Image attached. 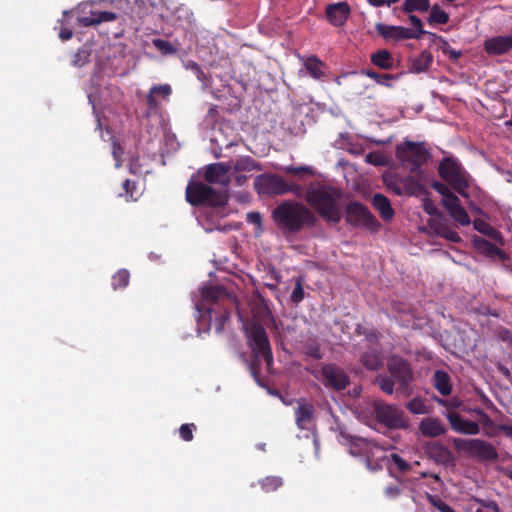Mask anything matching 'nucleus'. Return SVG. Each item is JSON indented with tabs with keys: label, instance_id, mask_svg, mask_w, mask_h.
<instances>
[{
	"label": "nucleus",
	"instance_id": "50",
	"mask_svg": "<svg viewBox=\"0 0 512 512\" xmlns=\"http://www.w3.org/2000/svg\"><path fill=\"white\" fill-rule=\"evenodd\" d=\"M409 20H410L411 24L414 27V30H413L414 33H416L418 35L415 39H420L421 36L424 35V34L429 35L430 32L425 31L423 29V23H422V21H421V19L419 17L410 14L409 15Z\"/></svg>",
	"mask_w": 512,
	"mask_h": 512
},
{
	"label": "nucleus",
	"instance_id": "26",
	"mask_svg": "<svg viewBox=\"0 0 512 512\" xmlns=\"http://www.w3.org/2000/svg\"><path fill=\"white\" fill-rule=\"evenodd\" d=\"M117 19V14L110 11L93 12L91 17L78 18L79 24L84 27L98 25L102 22H111Z\"/></svg>",
	"mask_w": 512,
	"mask_h": 512
},
{
	"label": "nucleus",
	"instance_id": "12",
	"mask_svg": "<svg viewBox=\"0 0 512 512\" xmlns=\"http://www.w3.org/2000/svg\"><path fill=\"white\" fill-rule=\"evenodd\" d=\"M374 413L377 420L389 428H399L403 426L402 412L395 406L389 405L383 401L373 403Z\"/></svg>",
	"mask_w": 512,
	"mask_h": 512
},
{
	"label": "nucleus",
	"instance_id": "24",
	"mask_svg": "<svg viewBox=\"0 0 512 512\" xmlns=\"http://www.w3.org/2000/svg\"><path fill=\"white\" fill-rule=\"evenodd\" d=\"M370 61L373 65L383 70H392L395 68L393 55L387 49L377 50L370 55Z\"/></svg>",
	"mask_w": 512,
	"mask_h": 512
},
{
	"label": "nucleus",
	"instance_id": "20",
	"mask_svg": "<svg viewBox=\"0 0 512 512\" xmlns=\"http://www.w3.org/2000/svg\"><path fill=\"white\" fill-rule=\"evenodd\" d=\"M444 208L448 211L451 218L461 226H467L471 223L470 216L461 205L460 199L457 197L447 203Z\"/></svg>",
	"mask_w": 512,
	"mask_h": 512
},
{
	"label": "nucleus",
	"instance_id": "31",
	"mask_svg": "<svg viewBox=\"0 0 512 512\" xmlns=\"http://www.w3.org/2000/svg\"><path fill=\"white\" fill-rule=\"evenodd\" d=\"M232 167L236 172H252L263 169L262 165L250 156L236 159Z\"/></svg>",
	"mask_w": 512,
	"mask_h": 512
},
{
	"label": "nucleus",
	"instance_id": "7",
	"mask_svg": "<svg viewBox=\"0 0 512 512\" xmlns=\"http://www.w3.org/2000/svg\"><path fill=\"white\" fill-rule=\"evenodd\" d=\"M326 389L334 392L345 390L350 384L348 373L334 363L321 364L320 368H306Z\"/></svg>",
	"mask_w": 512,
	"mask_h": 512
},
{
	"label": "nucleus",
	"instance_id": "34",
	"mask_svg": "<svg viewBox=\"0 0 512 512\" xmlns=\"http://www.w3.org/2000/svg\"><path fill=\"white\" fill-rule=\"evenodd\" d=\"M430 9V0H405L402 3V10L405 13L426 12Z\"/></svg>",
	"mask_w": 512,
	"mask_h": 512
},
{
	"label": "nucleus",
	"instance_id": "43",
	"mask_svg": "<svg viewBox=\"0 0 512 512\" xmlns=\"http://www.w3.org/2000/svg\"><path fill=\"white\" fill-rule=\"evenodd\" d=\"M152 44L162 55H173L177 52L176 47L172 43L160 38L153 39Z\"/></svg>",
	"mask_w": 512,
	"mask_h": 512
},
{
	"label": "nucleus",
	"instance_id": "48",
	"mask_svg": "<svg viewBox=\"0 0 512 512\" xmlns=\"http://www.w3.org/2000/svg\"><path fill=\"white\" fill-rule=\"evenodd\" d=\"M429 503L440 512H456L451 506L442 501L439 497L427 494Z\"/></svg>",
	"mask_w": 512,
	"mask_h": 512
},
{
	"label": "nucleus",
	"instance_id": "6",
	"mask_svg": "<svg viewBox=\"0 0 512 512\" xmlns=\"http://www.w3.org/2000/svg\"><path fill=\"white\" fill-rule=\"evenodd\" d=\"M438 174L443 181L451 186L462 197L467 198L469 188V174L458 159L443 158L438 165Z\"/></svg>",
	"mask_w": 512,
	"mask_h": 512
},
{
	"label": "nucleus",
	"instance_id": "55",
	"mask_svg": "<svg viewBox=\"0 0 512 512\" xmlns=\"http://www.w3.org/2000/svg\"><path fill=\"white\" fill-rule=\"evenodd\" d=\"M304 299V289L302 287V284L300 282H297L295 285L292 294H291V301L294 303H299Z\"/></svg>",
	"mask_w": 512,
	"mask_h": 512
},
{
	"label": "nucleus",
	"instance_id": "45",
	"mask_svg": "<svg viewBox=\"0 0 512 512\" xmlns=\"http://www.w3.org/2000/svg\"><path fill=\"white\" fill-rule=\"evenodd\" d=\"M399 78L400 74L378 73V77L374 81L381 86L392 88L394 82Z\"/></svg>",
	"mask_w": 512,
	"mask_h": 512
},
{
	"label": "nucleus",
	"instance_id": "52",
	"mask_svg": "<svg viewBox=\"0 0 512 512\" xmlns=\"http://www.w3.org/2000/svg\"><path fill=\"white\" fill-rule=\"evenodd\" d=\"M305 354L316 360L322 359L323 355L321 352L320 345L318 343H312L305 346Z\"/></svg>",
	"mask_w": 512,
	"mask_h": 512
},
{
	"label": "nucleus",
	"instance_id": "32",
	"mask_svg": "<svg viewBox=\"0 0 512 512\" xmlns=\"http://www.w3.org/2000/svg\"><path fill=\"white\" fill-rule=\"evenodd\" d=\"M435 233L451 242L458 243L461 241L459 234L445 223H434L430 225Z\"/></svg>",
	"mask_w": 512,
	"mask_h": 512
},
{
	"label": "nucleus",
	"instance_id": "22",
	"mask_svg": "<svg viewBox=\"0 0 512 512\" xmlns=\"http://www.w3.org/2000/svg\"><path fill=\"white\" fill-rule=\"evenodd\" d=\"M422 435L427 437H438L446 433V428L438 418H424L419 424Z\"/></svg>",
	"mask_w": 512,
	"mask_h": 512
},
{
	"label": "nucleus",
	"instance_id": "59",
	"mask_svg": "<svg viewBox=\"0 0 512 512\" xmlns=\"http://www.w3.org/2000/svg\"><path fill=\"white\" fill-rule=\"evenodd\" d=\"M436 401L438 404L445 407L457 408L459 406V402L457 399L446 400L442 398H436Z\"/></svg>",
	"mask_w": 512,
	"mask_h": 512
},
{
	"label": "nucleus",
	"instance_id": "25",
	"mask_svg": "<svg viewBox=\"0 0 512 512\" xmlns=\"http://www.w3.org/2000/svg\"><path fill=\"white\" fill-rule=\"evenodd\" d=\"M432 384L434 388L442 395L451 394L452 385L450 375L444 370H436L433 374Z\"/></svg>",
	"mask_w": 512,
	"mask_h": 512
},
{
	"label": "nucleus",
	"instance_id": "17",
	"mask_svg": "<svg viewBox=\"0 0 512 512\" xmlns=\"http://www.w3.org/2000/svg\"><path fill=\"white\" fill-rule=\"evenodd\" d=\"M483 47L489 55H504L512 50V35L488 38L484 41Z\"/></svg>",
	"mask_w": 512,
	"mask_h": 512
},
{
	"label": "nucleus",
	"instance_id": "10",
	"mask_svg": "<svg viewBox=\"0 0 512 512\" xmlns=\"http://www.w3.org/2000/svg\"><path fill=\"white\" fill-rule=\"evenodd\" d=\"M346 222L353 227H363L371 232H377L381 227L369 209L358 201L346 205Z\"/></svg>",
	"mask_w": 512,
	"mask_h": 512
},
{
	"label": "nucleus",
	"instance_id": "51",
	"mask_svg": "<svg viewBox=\"0 0 512 512\" xmlns=\"http://www.w3.org/2000/svg\"><path fill=\"white\" fill-rule=\"evenodd\" d=\"M90 54L86 50H78L74 55L73 64L76 67H83L89 62Z\"/></svg>",
	"mask_w": 512,
	"mask_h": 512
},
{
	"label": "nucleus",
	"instance_id": "30",
	"mask_svg": "<svg viewBox=\"0 0 512 512\" xmlns=\"http://www.w3.org/2000/svg\"><path fill=\"white\" fill-rule=\"evenodd\" d=\"M308 74L316 80H322L324 77L323 68L325 66L317 56H310L304 62Z\"/></svg>",
	"mask_w": 512,
	"mask_h": 512
},
{
	"label": "nucleus",
	"instance_id": "13",
	"mask_svg": "<svg viewBox=\"0 0 512 512\" xmlns=\"http://www.w3.org/2000/svg\"><path fill=\"white\" fill-rule=\"evenodd\" d=\"M375 29L377 33L385 40L401 41L416 38L418 36L416 33H414L413 29L403 26L377 23Z\"/></svg>",
	"mask_w": 512,
	"mask_h": 512
},
{
	"label": "nucleus",
	"instance_id": "33",
	"mask_svg": "<svg viewBox=\"0 0 512 512\" xmlns=\"http://www.w3.org/2000/svg\"><path fill=\"white\" fill-rule=\"evenodd\" d=\"M430 455L435 458L436 461L440 463H448L452 460V454L450 450L441 444H433L429 447Z\"/></svg>",
	"mask_w": 512,
	"mask_h": 512
},
{
	"label": "nucleus",
	"instance_id": "19",
	"mask_svg": "<svg viewBox=\"0 0 512 512\" xmlns=\"http://www.w3.org/2000/svg\"><path fill=\"white\" fill-rule=\"evenodd\" d=\"M171 94L172 88L169 84L152 86L146 97V104L149 111L156 112L159 109L160 104L156 99L157 96L164 100H168Z\"/></svg>",
	"mask_w": 512,
	"mask_h": 512
},
{
	"label": "nucleus",
	"instance_id": "21",
	"mask_svg": "<svg viewBox=\"0 0 512 512\" xmlns=\"http://www.w3.org/2000/svg\"><path fill=\"white\" fill-rule=\"evenodd\" d=\"M211 325L217 333H222L225 325L230 319V311L227 308L211 307L207 309Z\"/></svg>",
	"mask_w": 512,
	"mask_h": 512
},
{
	"label": "nucleus",
	"instance_id": "15",
	"mask_svg": "<svg viewBox=\"0 0 512 512\" xmlns=\"http://www.w3.org/2000/svg\"><path fill=\"white\" fill-rule=\"evenodd\" d=\"M351 14V7L348 2L342 1L326 6L325 15L329 23L335 27L343 26Z\"/></svg>",
	"mask_w": 512,
	"mask_h": 512
},
{
	"label": "nucleus",
	"instance_id": "47",
	"mask_svg": "<svg viewBox=\"0 0 512 512\" xmlns=\"http://www.w3.org/2000/svg\"><path fill=\"white\" fill-rule=\"evenodd\" d=\"M283 171L290 175L303 176L312 175L313 169L310 166H285Z\"/></svg>",
	"mask_w": 512,
	"mask_h": 512
},
{
	"label": "nucleus",
	"instance_id": "9",
	"mask_svg": "<svg viewBox=\"0 0 512 512\" xmlns=\"http://www.w3.org/2000/svg\"><path fill=\"white\" fill-rule=\"evenodd\" d=\"M453 447L480 462H493L498 459L497 449L490 443L479 438H453Z\"/></svg>",
	"mask_w": 512,
	"mask_h": 512
},
{
	"label": "nucleus",
	"instance_id": "54",
	"mask_svg": "<svg viewBox=\"0 0 512 512\" xmlns=\"http://www.w3.org/2000/svg\"><path fill=\"white\" fill-rule=\"evenodd\" d=\"M391 460L402 472L408 471L410 469L409 463H407L401 456L396 453L391 454Z\"/></svg>",
	"mask_w": 512,
	"mask_h": 512
},
{
	"label": "nucleus",
	"instance_id": "62",
	"mask_svg": "<svg viewBox=\"0 0 512 512\" xmlns=\"http://www.w3.org/2000/svg\"><path fill=\"white\" fill-rule=\"evenodd\" d=\"M484 506L494 512H500V508L495 501H488L484 504Z\"/></svg>",
	"mask_w": 512,
	"mask_h": 512
},
{
	"label": "nucleus",
	"instance_id": "5",
	"mask_svg": "<svg viewBox=\"0 0 512 512\" xmlns=\"http://www.w3.org/2000/svg\"><path fill=\"white\" fill-rule=\"evenodd\" d=\"M186 200L194 207H221L226 205L228 196L225 191L216 190L199 180L191 179L186 187Z\"/></svg>",
	"mask_w": 512,
	"mask_h": 512
},
{
	"label": "nucleus",
	"instance_id": "29",
	"mask_svg": "<svg viewBox=\"0 0 512 512\" xmlns=\"http://www.w3.org/2000/svg\"><path fill=\"white\" fill-rule=\"evenodd\" d=\"M474 243L480 250L489 256H497L502 261L508 259L507 254L502 249L484 238L476 237L474 238Z\"/></svg>",
	"mask_w": 512,
	"mask_h": 512
},
{
	"label": "nucleus",
	"instance_id": "3",
	"mask_svg": "<svg viewBox=\"0 0 512 512\" xmlns=\"http://www.w3.org/2000/svg\"><path fill=\"white\" fill-rule=\"evenodd\" d=\"M271 217L279 229L292 234L305 227H314L318 221L309 207L295 200L281 202L273 209Z\"/></svg>",
	"mask_w": 512,
	"mask_h": 512
},
{
	"label": "nucleus",
	"instance_id": "60",
	"mask_svg": "<svg viewBox=\"0 0 512 512\" xmlns=\"http://www.w3.org/2000/svg\"><path fill=\"white\" fill-rule=\"evenodd\" d=\"M420 189H421V185L419 183H417L416 181H414L412 179L408 180L407 191L410 194H414L416 190H420Z\"/></svg>",
	"mask_w": 512,
	"mask_h": 512
},
{
	"label": "nucleus",
	"instance_id": "2",
	"mask_svg": "<svg viewBox=\"0 0 512 512\" xmlns=\"http://www.w3.org/2000/svg\"><path fill=\"white\" fill-rule=\"evenodd\" d=\"M341 191L328 184L311 182L305 193L307 203L326 222L337 224L342 219Z\"/></svg>",
	"mask_w": 512,
	"mask_h": 512
},
{
	"label": "nucleus",
	"instance_id": "35",
	"mask_svg": "<svg viewBox=\"0 0 512 512\" xmlns=\"http://www.w3.org/2000/svg\"><path fill=\"white\" fill-rule=\"evenodd\" d=\"M361 363L370 371H375L382 365L381 357L375 351L364 353L361 357Z\"/></svg>",
	"mask_w": 512,
	"mask_h": 512
},
{
	"label": "nucleus",
	"instance_id": "14",
	"mask_svg": "<svg viewBox=\"0 0 512 512\" xmlns=\"http://www.w3.org/2000/svg\"><path fill=\"white\" fill-rule=\"evenodd\" d=\"M231 166L224 162L212 163L206 166L204 171V179L209 184H221L225 188L229 185L228 173Z\"/></svg>",
	"mask_w": 512,
	"mask_h": 512
},
{
	"label": "nucleus",
	"instance_id": "16",
	"mask_svg": "<svg viewBox=\"0 0 512 512\" xmlns=\"http://www.w3.org/2000/svg\"><path fill=\"white\" fill-rule=\"evenodd\" d=\"M451 429L464 435H477L480 433V426L477 422L463 418L457 412H448L446 415Z\"/></svg>",
	"mask_w": 512,
	"mask_h": 512
},
{
	"label": "nucleus",
	"instance_id": "23",
	"mask_svg": "<svg viewBox=\"0 0 512 512\" xmlns=\"http://www.w3.org/2000/svg\"><path fill=\"white\" fill-rule=\"evenodd\" d=\"M372 205L384 221H390L395 215L390 200L383 194L377 193L372 197Z\"/></svg>",
	"mask_w": 512,
	"mask_h": 512
},
{
	"label": "nucleus",
	"instance_id": "58",
	"mask_svg": "<svg viewBox=\"0 0 512 512\" xmlns=\"http://www.w3.org/2000/svg\"><path fill=\"white\" fill-rule=\"evenodd\" d=\"M399 0H367V2L374 7L391 6L397 3Z\"/></svg>",
	"mask_w": 512,
	"mask_h": 512
},
{
	"label": "nucleus",
	"instance_id": "18",
	"mask_svg": "<svg viewBox=\"0 0 512 512\" xmlns=\"http://www.w3.org/2000/svg\"><path fill=\"white\" fill-rule=\"evenodd\" d=\"M315 414V407L305 399L298 401L297 408L295 409V422L298 428L307 429L313 422Z\"/></svg>",
	"mask_w": 512,
	"mask_h": 512
},
{
	"label": "nucleus",
	"instance_id": "44",
	"mask_svg": "<svg viewBox=\"0 0 512 512\" xmlns=\"http://www.w3.org/2000/svg\"><path fill=\"white\" fill-rule=\"evenodd\" d=\"M406 408L413 414H426L428 412L424 400L420 397L411 399L406 404Z\"/></svg>",
	"mask_w": 512,
	"mask_h": 512
},
{
	"label": "nucleus",
	"instance_id": "53",
	"mask_svg": "<svg viewBox=\"0 0 512 512\" xmlns=\"http://www.w3.org/2000/svg\"><path fill=\"white\" fill-rule=\"evenodd\" d=\"M122 187L125 191V195L128 199L136 200V183L126 179Z\"/></svg>",
	"mask_w": 512,
	"mask_h": 512
},
{
	"label": "nucleus",
	"instance_id": "38",
	"mask_svg": "<svg viewBox=\"0 0 512 512\" xmlns=\"http://www.w3.org/2000/svg\"><path fill=\"white\" fill-rule=\"evenodd\" d=\"M429 36L432 39H436L440 42L439 49L443 52V54L448 55L450 59L456 61L461 57L462 53L452 49L449 43L441 36H438L435 33H429Z\"/></svg>",
	"mask_w": 512,
	"mask_h": 512
},
{
	"label": "nucleus",
	"instance_id": "57",
	"mask_svg": "<svg viewBox=\"0 0 512 512\" xmlns=\"http://www.w3.org/2000/svg\"><path fill=\"white\" fill-rule=\"evenodd\" d=\"M384 494L390 499H395L401 494V489L397 485H389L385 488Z\"/></svg>",
	"mask_w": 512,
	"mask_h": 512
},
{
	"label": "nucleus",
	"instance_id": "64",
	"mask_svg": "<svg viewBox=\"0 0 512 512\" xmlns=\"http://www.w3.org/2000/svg\"><path fill=\"white\" fill-rule=\"evenodd\" d=\"M424 210L426 213H428L429 215H436L438 213V210L436 207H434L432 204H425L424 205Z\"/></svg>",
	"mask_w": 512,
	"mask_h": 512
},
{
	"label": "nucleus",
	"instance_id": "11",
	"mask_svg": "<svg viewBox=\"0 0 512 512\" xmlns=\"http://www.w3.org/2000/svg\"><path fill=\"white\" fill-rule=\"evenodd\" d=\"M387 369L399 385V389L407 391L413 381V370L410 363L400 356H392L387 362Z\"/></svg>",
	"mask_w": 512,
	"mask_h": 512
},
{
	"label": "nucleus",
	"instance_id": "49",
	"mask_svg": "<svg viewBox=\"0 0 512 512\" xmlns=\"http://www.w3.org/2000/svg\"><path fill=\"white\" fill-rule=\"evenodd\" d=\"M196 430V425L194 423H186L182 424L179 428V435L183 441L189 442L194 438V431Z\"/></svg>",
	"mask_w": 512,
	"mask_h": 512
},
{
	"label": "nucleus",
	"instance_id": "61",
	"mask_svg": "<svg viewBox=\"0 0 512 512\" xmlns=\"http://www.w3.org/2000/svg\"><path fill=\"white\" fill-rule=\"evenodd\" d=\"M498 428H499V430L504 432V434L507 437H511L512 438V425L501 424V425H499Z\"/></svg>",
	"mask_w": 512,
	"mask_h": 512
},
{
	"label": "nucleus",
	"instance_id": "46",
	"mask_svg": "<svg viewBox=\"0 0 512 512\" xmlns=\"http://www.w3.org/2000/svg\"><path fill=\"white\" fill-rule=\"evenodd\" d=\"M224 294V290L221 287L214 286L208 287L203 290V297L206 300L212 301L214 304L220 299V297ZM218 305H215L217 307Z\"/></svg>",
	"mask_w": 512,
	"mask_h": 512
},
{
	"label": "nucleus",
	"instance_id": "1",
	"mask_svg": "<svg viewBox=\"0 0 512 512\" xmlns=\"http://www.w3.org/2000/svg\"><path fill=\"white\" fill-rule=\"evenodd\" d=\"M247 345L251 350L249 370L255 382L263 387L261 377V359L266 364L267 371H270L274 357L268 334L264 326L258 320L246 322L243 325Z\"/></svg>",
	"mask_w": 512,
	"mask_h": 512
},
{
	"label": "nucleus",
	"instance_id": "36",
	"mask_svg": "<svg viewBox=\"0 0 512 512\" xmlns=\"http://www.w3.org/2000/svg\"><path fill=\"white\" fill-rule=\"evenodd\" d=\"M431 187L440 195L443 196L442 205L445 206L447 203L456 199L458 196L445 184L440 181H434Z\"/></svg>",
	"mask_w": 512,
	"mask_h": 512
},
{
	"label": "nucleus",
	"instance_id": "27",
	"mask_svg": "<svg viewBox=\"0 0 512 512\" xmlns=\"http://www.w3.org/2000/svg\"><path fill=\"white\" fill-rule=\"evenodd\" d=\"M473 226L474 229L477 230L479 233L489 237L490 239L494 240L495 242L501 245L504 244V239L501 232L494 228L492 225H490L488 222L482 219H475L473 221Z\"/></svg>",
	"mask_w": 512,
	"mask_h": 512
},
{
	"label": "nucleus",
	"instance_id": "40",
	"mask_svg": "<svg viewBox=\"0 0 512 512\" xmlns=\"http://www.w3.org/2000/svg\"><path fill=\"white\" fill-rule=\"evenodd\" d=\"M428 21L430 24H446L449 21V15L435 4L430 10Z\"/></svg>",
	"mask_w": 512,
	"mask_h": 512
},
{
	"label": "nucleus",
	"instance_id": "28",
	"mask_svg": "<svg viewBox=\"0 0 512 512\" xmlns=\"http://www.w3.org/2000/svg\"><path fill=\"white\" fill-rule=\"evenodd\" d=\"M433 62V55L429 51H422L415 59L412 60L409 67L411 73L426 72Z\"/></svg>",
	"mask_w": 512,
	"mask_h": 512
},
{
	"label": "nucleus",
	"instance_id": "41",
	"mask_svg": "<svg viewBox=\"0 0 512 512\" xmlns=\"http://www.w3.org/2000/svg\"><path fill=\"white\" fill-rule=\"evenodd\" d=\"M375 381L384 393L388 395H392L394 393V385L396 382L391 375H379L376 377Z\"/></svg>",
	"mask_w": 512,
	"mask_h": 512
},
{
	"label": "nucleus",
	"instance_id": "56",
	"mask_svg": "<svg viewBox=\"0 0 512 512\" xmlns=\"http://www.w3.org/2000/svg\"><path fill=\"white\" fill-rule=\"evenodd\" d=\"M246 220L248 223L256 225L257 227H261L262 224V216L259 212H249L247 213Z\"/></svg>",
	"mask_w": 512,
	"mask_h": 512
},
{
	"label": "nucleus",
	"instance_id": "37",
	"mask_svg": "<svg viewBox=\"0 0 512 512\" xmlns=\"http://www.w3.org/2000/svg\"><path fill=\"white\" fill-rule=\"evenodd\" d=\"M259 484L264 492L270 493L283 486V479L280 476H267Z\"/></svg>",
	"mask_w": 512,
	"mask_h": 512
},
{
	"label": "nucleus",
	"instance_id": "42",
	"mask_svg": "<svg viewBox=\"0 0 512 512\" xmlns=\"http://www.w3.org/2000/svg\"><path fill=\"white\" fill-rule=\"evenodd\" d=\"M340 436L346 439L350 443V453L352 455H360L362 453L361 444L365 442L364 439L358 437H352L346 434L344 431H340Z\"/></svg>",
	"mask_w": 512,
	"mask_h": 512
},
{
	"label": "nucleus",
	"instance_id": "8",
	"mask_svg": "<svg viewBox=\"0 0 512 512\" xmlns=\"http://www.w3.org/2000/svg\"><path fill=\"white\" fill-rule=\"evenodd\" d=\"M397 159L411 172L418 173L420 168L431 158L424 142L404 141L396 147Z\"/></svg>",
	"mask_w": 512,
	"mask_h": 512
},
{
	"label": "nucleus",
	"instance_id": "39",
	"mask_svg": "<svg viewBox=\"0 0 512 512\" xmlns=\"http://www.w3.org/2000/svg\"><path fill=\"white\" fill-rule=\"evenodd\" d=\"M130 273L126 269H120L112 276V287L114 290L122 289L128 286Z\"/></svg>",
	"mask_w": 512,
	"mask_h": 512
},
{
	"label": "nucleus",
	"instance_id": "63",
	"mask_svg": "<svg viewBox=\"0 0 512 512\" xmlns=\"http://www.w3.org/2000/svg\"><path fill=\"white\" fill-rule=\"evenodd\" d=\"M72 36H73V33H72V31H71V30H69V29H63V30H61V32H60V38H61L62 40H69V39H71V38H72Z\"/></svg>",
	"mask_w": 512,
	"mask_h": 512
},
{
	"label": "nucleus",
	"instance_id": "4",
	"mask_svg": "<svg viewBox=\"0 0 512 512\" xmlns=\"http://www.w3.org/2000/svg\"><path fill=\"white\" fill-rule=\"evenodd\" d=\"M254 189L259 195L265 196H281L292 193L297 197H301L304 193L302 185L289 182L281 175L275 173H263L256 176Z\"/></svg>",
	"mask_w": 512,
	"mask_h": 512
}]
</instances>
